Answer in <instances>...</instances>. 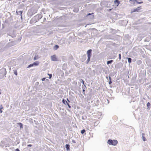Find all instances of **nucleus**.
<instances>
[{
    "mask_svg": "<svg viewBox=\"0 0 151 151\" xmlns=\"http://www.w3.org/2000/svg\"><path fill=\"white\" fill-rule=\"evenodd\" d=\"M82 119L83 120H85V119L84 118L83 116L82 118Z\"/></svg>",
    "mask_w": 151,
    "mask_h": 151,
    "instance_id": "680f3d73",
    "label": "nucleus"
},
{
    "mask_svg": "<svg viewBox=\"0 0 151 151\" xmlns=\"http://www.w3.org/2000/svg\"><path fill=\"white\" fill-rule=\"evenodd\" d=\"M111 32L113 34H116L117 33L118 31H119V30L118 29L117 30H116L113 29H111Z\"/></svg>",
    "mask_w": 151,
    "mask_h": 151,
    "instance_id": "a211bd4d",
    "label": "nucleus"
},
{
    "mask_svg": "<svg viewBox=\"0 0 151 151\" xmlns=\"http://www.w3.org/2000/svg\"><path fill=\"white\" fill-rule=\"evenodd\" d=\"M120 4V1L119 0H114V5L116 7H118Z\"/></svg>",
    "mask_w": 151,
    "mask_h": 151,
    "instance_id": "4468645a",
    "label": "nucleus"
},
{
    "mask_svg": "<svg viewBox=\"0 0 151 151\" xmlns=\"http://www.w3.org/2000/svg\"><path fill=\"white\" fill-rule=\"evenodd\" d=\"M34 65L33 63H31L27 67V68H29L33 66Z\"/></svg>",
    "mask_w": 151,
    "mask_h": 151,
    "instance_id": "c9c22d12",
    "label": "nucleus"
},
{
    "mask_svg": "<svg viewBox=\"0 0 151 151\" xmlns=\"http://www.w3.org/2000/svg\"><path fill=\"white\" fill-rule=\"evenodd\" d=\"M114 62V60H108L106 62V64L109 65V64H111Z\"/></svg>",
    "mask_w": 151,
    "mask_h": 151,
    "instance_id": "4be33fe9",
    "label": "nucleus"
},
{
    "mask_svg": "<svg viewBox=\"0 0 151 151\" xmlns=\"http://www.w3.org/2000/svg\"><path fill=\"white\" fill-rule=\"evenodd\" d=\"M17 124L19 127L20 129H21L23 128V124L22 123H17Z\"/></svg>",
    "mask_w": 151,
    "mask_h": 151,
    "instance_id": "412c9836",
    "label": "nucleus"
},
{
    "mask_svg": "<svg viewBox=\"0 0 151 151\" xmlns=\"http://www.w3.org/2000/svg\"><path fill=\"white\" fill-rule=\"evenodd\" d=\"M74 65L75 66L77 67H79L80 65V64L79 63H77L76 62H75L74 63Z\"/></svg>",
    "mask_w": 151,
    "mask_h": 151,
    "instance_id": "72a5a7b5",
    "label": "nucleus"
},
{
    "mask_svg": "<svg viewBox=\"0 0 151 151\" xmlns=\"http://www.w3.org/2000/svg\"><path fill=\"white\" fill-rule=\"evenodd\" d=\"M59 47V46L57 45H55L53 47V50H57Z\"/></svg>",
    "mask_w": 151,
    "mask_h": 151,
    "instance_id": "b1692460",
    "label": "nucleus"
},
{
    "mask_svg": "<svg viewBox=\"0 0 151 151\" xmlns=\"http://www.w3.org/2000/svg\"><path fill=\"white\" fill-rule=\"evenodd\" d=\"M86 17L90 19H93L94 17V13H88L86 15Z\"/></svg>",
    "mask_w": 151,
    "mask_h": 151,
    "instance_id": "9d476101",
    "label": "nucleus"
},
{
    "mask_svg": "<svg viewBox=\"0 0 151 151\" xmlns=\"http://www.w3.org/2000/svg\"><path fill=\"white\" fill-rule=\"evenodd\" d=\"M23 11L18 10H16V12L17 14V15H20V16L22 15V14L23 13Z\"/></svg>",
    "mask_w": 151,
    "mask_h": 151,
    "instance_id": "dca6fc26",
    "label": "nucleus"
},
{
    "mask_svg": "<svg viewBox=\"0 0 151 151\" xmlns=\"http://www.w3.org/2000/svg\"><path fill=\"white\" fill-rule=\"evenodd\" d=\"M39 57L37 55H36L35 56V57L33 58V60H36L39 59Z\"/></svg>",
    "mask_w": 151,
    "mask_h": 151,
    "instance_id": "7c9ffc66",
    "label": "nucleus"
},
{
    "mask_svg": "<svg viewBox=\"0 0 151 151\" xmlns=\"http://www.w3.org/2000/svg\"><path fill=\"white\" fill-rule=\"evenodd\" d=\"M79 81H80V82L82 83L83 84V85H85V84H84L85 81L82 79H79Z\"/></svg>",
    "mask_w": 151,
    "mask_h": 151,
    "instance_id": "473e14b6",
    "label": "nucleus"
},
{
    "mask_svg": "<svg viewBox=\"0 0 151 151\" xmlns=\"http://www.w3.org/2000/svg\"><path fill=\"white\" fill-rule=\"evenodd\" d=\"M7 37L9 36L12 38H14L16 37L17 34L16 31L13 30L12 32L7 33Z\"/></svg>",
    "mask_w": 151,
    "mask_h": 151,
    "instance_id": "423d86ee",
    "label": "nucleus"
},
{
    "mask_svg": "<svg viewBox=\"0 0 151 151\" xmlns=\"http://www.w3.org/2000/svg\"><path fill=\"white\" fill-rule=\"evenodd\" d=\"M137 0H129V2L132 4L135 5Z\"/></svg>",
    "mask_w": 151,
    "mask_h": 151,
    "instance_id": "6ab92c4d",
    "label": "nucleus"
},
{
    "mask_svg": "<svg viewBox=\"0 0 151 151\" xmlns=\"http://www.w3.org/2000/svg\"><path fill=\"white\" fill-rule=\"evenodd\" d=\"M2 27L3 28H4V25L3 24H2Z\"/></svg>",
    "mask_w": 151,
    "mask_h": 151,
    "instance_id": "774afa93",
    "label": "nucleus"
},
{
    "mask_svg": "<svg viewBox=\"0 0 151 151\" xmlns=\"http://www.w3.org/2000/svg\"><path fill=\"white\" fill-rule=\"evenodd\" d=\"M92 89L89 88V92H92Z\"/></svg>",
    "mask_w": 151,
    "mask_h": 151,
    "instance_id": "e2e57ef3",
    "label": "nucleus"
},
{
    "mask_svg": "<svg viewBox=\"0 0 151 151\" xmlns=\"http://www.w3.org/2000/svg\"><path fill=\"white\" fill-rule=\"evenodd\" d=\"M6 73L7 72L5 68H3L0 70V74L3 75H6Z\"/></svg>",
    "mask_w": 151,
    "mask_h": 151,
    "instance_id": "9b49d317",
    "label": "nucleus"
},
{
    "mask_svg": "<svg viewBox=\"0 0 151 151\" xmlns=\"http://www.w3.org/2000/svg\"><path fill=\"white\" fill-rule=\"evenodd\" d=\"M20 19H21V21H22L23 20V17L22 15L20 16Z\"/></svg>",
    "mask_w": 151,
    "mask_h": 151,
    "instance_id": "864d4df0",
    "label": "nucleus"
},
{
    "mask_svg": "<svg viewBox=\"0 0 151 151\" xmlns=\"http://www.w3.org/2000/svg\"><path fill=\"white\" fill-rule=\"evenodd\" d=\"M86 130L84 129H83L81 131V133L82 134H83L85 132H86Z\"/></svg>",
    "mask_w": 151,
    "mask_h": 151,
    "instance_id": "4c0bfd02",
    "label": "nucleus"
},
{
    "mask_svg": "<svg viewBox=\"0 0 151 151\" xmlns=\"http://www.w3.org/2000/svg\"><path fill=\"white\" fill-rule=\"evenodd\" d=\"M142 63V61L140 60H138L137 61V63L138 65H140Z\"/></svg>",
    "mask_w": 151,
    "mask_h": 151,
    "instance_id": "2f4dec72",
    "label": "nucleus"
},
{
    "mask_svg": "<svg viewBox=\"0 0 151 151\" xmlns=\"http://www.w3.org/2000/svg\"><path fill=\"white\" fill-rule=\"evenodd\" d=\"M81 96H80V97H81V98H84V96L82 95V94H81Z\"/></svg>",
    "mask_w": 151,
    "mask_h": 151,
    "instance_id": "4d7b16f0",
    "label": "nucleus"
},
{
    "mask_svg": "<svg viewBox=\"0 0 151 151\" xmlns=\"http://www.w3.org/2000/svg\"><path fill=\"white\" fill-rule=\"evenodd\" d=\"M107 143L110 145L115 146L118 143V141L116 139L112 140L109 139L108 140Z\"/></svg>",
    "mask_w": 151,
    "mask_h": 151,
    "instance_id": "39448f33",
    "label": "nucleus"
},
{
    "mask_svg": "<svg viewBox=\"0 0 151 151\" xmlns=\"http://www.w3.org/2000/svg\"><path fill=\"white\" fill-rule=\"evenodd\" d=\"M78 85L79 86H81V82H80L78 83Z\"/></svg>",
    "mask_w": 151,
    "mask_h": 151,
    "instance_id": "0e129e2a",
    "label": "nucleus"
},
{
    "mask_svg": "<svg viewBox=\"0 0 151 151\" xmlns=\"http://www.w3.org/2000/svg\"><path fill=\"white\" fill-rule=\"evenodd\" d=\"M148 73H149V74L151 75V68L149 69L148 71Z\"/></svg>",
    "mask_w": 151,
    "mask_h": 151,
    "instance_id": "ea45409f",
    "label": "nucleus"
},
{
    "mask_svg": "<svg viewBox=\"0 0 151 151\" xmlns=\"http://www.w3.org/2000/svg\"><path fill=\"white\" fill-rule=\"evenodd\" d=\"M119 60H120L121 59V54H119Z\"/></svg>",
    "mask_w": 151,
    "mask_h": 151,
    "instance_id": "49530a36",
    "label": "nucleus"
},
{
    "mask_svg": "<svg viewBox=\"0 0 151 151\" xmlns=\"http://www.w3.org/2000/svg\"><path fill=\"white\" fill-rule=\"evenodd\" d=\"M24 5L21 2H19L18 9H23L24 8Z\"/></svg>",
    "mask_w": 151,
    "mask_h": 151,
    "instance_id": "ddd939ff",
    "label": "nucleus"
},
{
    "mask_svg": "<svg viewBox=\"0 0 151 151\" xmlns=\"http://www.w3.org/2000/svg\"><path fill=\"white\" fill-rule=\"evenodd\" d=\"M38 11L37 9L35 7H32L29 9L27 12V16L29 18L31 17L33 15L36 13Z\"/></svg>",
    "mask_w": 151,
    "mask_h": 151,
    "instance_id": "f03ea898",
    "label": "nucleus"
},
{
    "mask_svg": "<svg viewBox=\"0 0 151 151\" xmlns=\"http://www.w3.org/2000/svg\"><path fill=\"white\" fill-rule=\"evenodd\" d=\"M51 60L52 61H58V59L57 58L56 55L55 54L51 56Z\"/></svg>",
    "mask_w": 151,
    "mask_h": 151,
    "instance_id": "f8f14e48",
    "label": "nucleus"
},
{
    "mask_svg": "<svg viewBox=\"0 0 151 151\" xmlns=\"http://www.w3.org/2000/svg\"><path fill=\"white\" fill-rule=\"evenodd\" d=\"M61 76H62L63 77L64 76V73L63 72H61Z\"/></svg>",
    "mask_w": 151,
    "mask_h": 151,
    "instance_id": "a18cd8bd",
    "label": "nucleus"
},
{
    "mask_svg": "<svg viewBox=\"0 0 151 151\" xmlns=\"http://www.w3.org/2000/svg\"><path fill=\"white\" fill-rule=\"evenodd\" d=\"M4 108L2 106V104L0 105V114L1 113L3 112V111L2 110V109H3Z\"/></svg>",
    "mask_w": 151,
    "mask_h": 151,
    "instance_id": "c85d7f7f",
    "label": "nucleus"
},
{
    "mask_svg": "<svg viewBox=\"0 0 151 151\" xmlns=\"http://www.w3.org/2000/svg\"><path fill=\"white\" fill-rule=\"evenodd\" d=\"M15 151H20V150L18 148H17L15 149Z\"/></svg>",
    "mask_w": 151,
    "mask_h": 151,
    "instance_id": "bf43d9fd",
    "label": "nucleus"
},
{
    "mask_svg": "<svg viewBox=\"0 0 151 151\" xmlns=\"http://www.w3.org/2000/svg\"><path fill=\"white\" fill-rule=\"evenodd\" d=\"M144 135H145V134L144 133H142V140H143V141H144L145 142L147 140V139H146L145 137L144 136Z\"/></svg>",
    "mask_w": 151,
    "mask_h": 151,
    "instance_id": "cd10ccee",
    "label": "nucleus"
},
{
    "mask_svg": "<svg viewBox=\"0 0 151 151\" xmlns=\"http://www.w3.org/2000/svg\"><path fill=\"white\" fill-rule=\"evenodd\" d=\"M26 0H22V1L23 2H25L26 1Z\"/></svg>",
    "mask_w": 151,
    "mask_h": 151,
    "instance_id": "338daca9",
    "label": "nucleus"
},
{
    "mask_svg": "<svg viewBox=\"0 0 151 151\" xmlns=\"http://www.w3.org/2000/svg\"><path fill=\"white\" fill-rule=\"evenodd\" d=\"M126 59H127L128 63L130 64L132 63V59L129 57H127Z\"/></svg>",
    "mask_w": 151,
    "mask_h": 151,
    "instance_id": "393cba45",
    "label": "nucleus"
},
{
    "mask_svg": "<svg viewBox=\"0 0 151 151\" xmlns=\"http://www.w3.org/2000/svg\"><path fill=\"white\" fill-rule=\"evenodd\" d=\"M141 9V6H138L137 8H134L131 10V13L135 12H139V11L140 9Z\"/></svg>",
    "mask_w": 151,
    "mask_h": 151,
    "instance_id": "0eeeda50",
    "label": "nucleus"
},
{
    "mask_svg": "<svg viewBox=\"0 0 151 151\" xmlns=\"http://www.w3.org/2000/svg\"><path fill=\"white\" fill-rule=\"evenodd\" d=\"M33 65L35 66H38L39 64V61H36L33 63Z\"/></svg>",
    "mask_w": 151,
    "mask_h": 151,
    "instance_id": "5701e85b",
    "label": "nucleus"
},
{
    "mask_svg": "<svg viewBox=\"0 0 151 151\" xmlns=\"http://www.w3.org/2000/svg\"><path fill=\"white\" fill-rule=\"evenodd\" d=\"M46 79V78H43L41 79V80L42 81H44Z\"/></svg>",
    "mask_w": 151,
    "mask_h": 151,
    "instance_id": "603ef678",
    "label": "nucleus"
},
{
    "mask_svg": "<svg viewBox=\"0 0 151 151\" xmlns=\"http://www.w3.org/2000/svg\"><path fill=\"white\" fill-rule=\"evenodd\" d=\"M8 38L9 39V41H10V42L8 43L6 45L7 47H11L16 45L18 43V42L17 41H13L11 40V39H10L9 37Z\"/></svg>",
    "mask_w": 151,
    "mask_h": 151,
    "instance_id": "20e7f679",
    "label": "nucleus"
},
{
    "mask_svg": "<svg viewBox=\"0 0 151 151\" xmlns=\"http://www.w3.org/2000/svg\"><path fill=\"white\" fill-rule=\"evenodd\" d=\"M69 59L70 60H72L73 59V56L71 55H70L69 57Z\"/></svg>",
    "mask_w": 151,
    "mask_h": 151,
    "instance_id": "a19ab883",
    "label": "nucleus"
},
{
    "mask_svg": "<svg viewBox=\"0 0 151 151\" xmlns=\"http://www.w3.org/2000/svg\"><path fill=\"white\" fill-rule=\"evenodd\" d=\"M32 146H33V145L30 144L28 145H27V147H32Z\"/></svg>",
    "mask_w": 151,
    "mask_h": 151,
    "instance_id": "3c124183",
    "label": "nucleus"
},
{
    "mask_svg": "<svg viewBox=\"0 0 151 151\" xmlns=\"http://www.w3.org/2000/svg\"><path fill=\"white\" fill-rule=\"evenodd\" d=\"M72 142L75 143H76V141L74 139H72Z\"/></svg>",
    "mask_w": 151,
    "mask_h": 151,
    "instance_id": "5fc2aeb1",
    "label": "nucleus"
},
{
    "mask_svg": "<svg viewBox=\"0 0 151 151\" xmlns=\"http://www.w3.org/2000/svg\"><path fill=\"white\" fill-rule=\"evenodd\" d=\"M67 101V102L68 103H70V100L68 99V98H67L66 99V100Z\"/></svg>",
    "mask_w": 151,
    "mask_h": 151,
    "instance_id": "8fccbe9b",
    "label": "nucleus"
},
{
    "mask_svg": "<svg viewBox=\"0 0 151 151\" xmlns=\"http://www.w3.org/2000/svg\"><path fill=\"white\" fill-rule=\"evenodd\" d=\"M4 22L5 23H8V21L7 20H6L4 21Z\"/></svg>",
    "mask_w": 151,
    "mask_h": 151,
    "instance_id": "13d9d810",
    "label": "nucleus"
},
{
    "mask_svg": "<svg viewBox=\"0 0 151 151\" xmlns=\"http://www.w3.org/2000/svg\"><path fill=\"white\" fill-rule=\"evenodd\" d=\"M103 71L105 73V74H107L109 73L108 72V70L107 69H104L103 70Z\"/></svg>",
    "mask_w": 151,
    "mask_h": 151,
    "instance_id": "c756f323",
    "label": "nucleus"
},
{
    "mask_svg": "<svg viewBox=\"0 0 151 151\" xmlns=\"http://www.w3.org/2000/svg\"><path fill=\"white\" fill-rule=\"evenodd\" d=\"M136 77H137V75L136 73L135 75H134L132 78V81L133 82H135L136 81Z\"/></svg>",
    "mask_w": 151,
    "mask_h": 151,
    "instance_id": "aec40b11",
    "label": "nucleus"
},
{
    "mask_svg": "<svg viewBox=\"0 0 151 151\" xmlns=\"http://www.w3.org/2000/svg\"><path fill=\"white\" fill-rule=\"evenodd\" d=\"M92 50L91 49L88 50L87 51L86 54L87 55L88 58L86 62V63L87 64H88L90 61L91 58L92 56Z\"/></svg>",
    "mask_w": 151,
    "mask_h": 151,
    "instance_id": "7ed1b4c3",
    "label": "nucleus"
},
{
    "mask_svg": "<svg viewBox=\"0 0 151 151\" xmlns=\"http://www.w3.org/2000/svg\"><path fill=\"white\" fill-rule=\"evenodd\" d=\"M146 105H147V109H150V106L151 105L150 103L149 102H148L147 104Z\"/></svg>",
    "mask_w": 151,
    "mask_h": 151,
    "instance_id": "bb28decb",
    "label": "nucleus"
},
{
    "mask_svg": "<svg viewBox=\"0 0 151 151\" xmlns=\"http://www.w3.org/2000/svg\"><path fill=\"white\" fill-rule=\"evenodd\" d=\"M4 77H6V75H3L0 74V78L2 79Z\"/></svg>",
    "mask_w": 151,
    "mask_h": 151,
    "instance_id": "e433bc0d",
    "label": "nucleus"
},
{
    "mask_svg": "<svg viewBox=\"0 0 151 151\" xmlns=\"http://www.w3.org/2000/svg\"><path fill=\"white\" fill-rule=\"evenodd\" d=\"M62 102L65 105H67L69 108H71L70 105L67 102V100L65 99H63L62 100Z\"/></svg>",
    "mask_w": 151,
    "mask_h": 151,
    "instance_id": "1a4fd4ad",
    "label": "nucleus"
},
{
    "mask_svg": "<svg viewBox=\"0 0 151 151\" xmlns=\"http://www.w3.org/2000/svg\"><path fill=\"white\" fill-rule=\"evenodd\" d=\"M85 89H82V93L84 95H85Z\"/></svg>",
    "mask_w": 151,
    "mask_h": 151,
    "instance_id": "c03bdc74",
    "label": "nucleus"
},
{
    "mask_svg": "<svg viewBox=\"0 0 151 151\" xmlns=\"http://www.w3.org/2000/svg\"><path fill=\"white\" fill-rule=\"evenodd\" d=\"M14 74L16 76H17L18 73H17V70H14Z\"/></svg>",
    "mask_w": 151,
    "mask_h": 151,
    "instance_id": "f704fd0d",
    "label": "nucleus"
},
{
    "mask_svg": "<svg viewBox=\"0 0 151 151\" xmlns=\"http://www.w3.org/2000/svg\"><path fill=\"white\" fill-rule=\"evenodd\" d=\"M65 147L67 151H69L70 150V146L69 144H66L65 145Z\"/></svg>",
    "mask_w": 151,
    "mask_h": 151,
    "instance_id": "f3484780",
    "label": "nucleus"
},
{
    "mask_svg": "<svg viewBox=\"0 0 151 151\" xmlns=\"http://www.w3.org/2000/svg\"><path fill=\"white\" fill-rule=\"evenodd\" d=\"M112 8H111V9H109L108 10V11L109 12H110V11H111L112 9Z\"/></svg>",
    "mask_w": 151,
    "mask_h": 151,
    "instance_id": "052dcab7",
    "label": "nucleus"
},
{
    "mask_svg": "<svg viewBox=\"0 0 151 151\" xmlns=\"http://www.w3.org/2000/svg\"><path fill=\"white\" fill-rule=\"evenodd\" d=\"M47 75L49 76V79H50L52 77V74H51L48 73Z\"/></svg>",
    "mask_w": 151,
    "mask_h": 151,
    "instance_id": "58836bf2",
    "label": "nucleus"
},
{
    "mask_svg": "<svg viewBox=\"0 0 151 151\" xmlns=\"http://www.w3.org/2000/svg\"><path fill=\"white\" fill-rule=\"evenodd\" d=\"M105 38L108 39H111L114 41L116 39L112 37L110 35H107L105 36Z\"/></svg>",
    "mask_w": 151,
    "mask_h": 151,
    "instance_id": "2eb2a0df",
    "label": "nucleus"
},
{
    "mask_svg": "<svg viewBox=\"0 0 151 151\" xmlns=\"http://www.w3.org/2000/svg\"><path fill=\"white\" fill-rule=\"evenodd\" d=\"M39 84V82H36L35 83V86H37Z\"/></svg>",
    "mask_w": 151,
    "mask_h": 151,
    "instance_id": "09e8293b",
    "label": "nucleus"
},
{
    "mask_svg": "<svg viewBox=\"0 0 151 151\" xmlns=\"http://www.w3.org/2000/svg\"><path fill=\"white\" fill-rule=\"evenodd\" d=\"M108 77H109V85H111L112 83V82L111 81V78L110 76H109Z\"/></svg>",
    "mask_w": 151,
    "mask_h": 151,
    "instance_id": "a878e982",
    "label": "nucleus"
},
{
    "mask_svg": "<svg viewBox=\"0 0 151 151\" xmlns=\"http://www.w3.org/2000/svg\"><path fill=\"white\" fill-rule=\"evenodd\" d=\"M143 3V2L142 1L140 2H139L137 0V2L136 3L137 4H141Z\"/></svg>",
    "mask_w": 151,
    "mask_h": 151,
    "instance_id": "79ce46f5",
    "label": "nucleus"
},
{
    "mask_svg": "<svg viewBox=\"0 0 151 151\" xmlns=\"http://www.w3.org/2000/svg\"><path fill=\"white\" fill-rule=\"evenodd\" d=\"M123 65V64L122 63L120 62L116 64L115 65V68L117 69H120L122 68Z\"/></svg>",
    "mask_w": 151,
    "mask_h": 151,
    "instance_id": "6e6552de",
    "label": "nucleus"
},
{
    "mask_svg": "<svg viewBox=\"0 0 151 151\" xmlns=\"http://www.w3.org/2000/svg\"><path fill=\"white\" fill-rule=\"evenodd\" d=\"M42 17V14H38L32 18L30 22L31 23H35L38 21Z\"/></svg>",
    "mask_w": 151,
    "mask_h": 151,
    "instance_id": "f257e3e1",
    "label": "nucleus"
},
{
    "mask_svg": "<svg viewBox=\"0 0 151 151\" xmlns=\"http://www.w3.org/2000/svg\"><path fill=\"white\" fill-rule=\"evenodd\" d=\"M86 87V86L85 85H83L82 86V89H85V88Z\"/></svg>",
    "mask_w": 151,
    "mask_h": 151,
    "instance_id": "37998d69",
    "label": "nucleus"
},
{
    "mask_svg": "<svg viewBox=\"0 0 151 151\" xmlns=\"http://www.w3.org/2000/svg\"><path fill=\"white\" fill-rule=\"evenodd\" d=\"M116 57V56H114L113 58H112V59H114Z\"/></svg>",
    "mask_w": 151,
    "mask_h": 151,
    "instance_id": "69168bd1",
    "label": "nucleus"
},
{
    "mask_svg": "<svg viewBox=\"0 0 151 151\" xmlns=\"http://www.w3.org/2000/svg\"><path fill=\"white\" fill-rule=\"evenodd\" d=\"M21 40V37H20V38H19L17 40V42H18V43L19 42H20Z\"/></svg>",
    "mask_w": 151,
    "mask_h": 151,
    "instance_id": "de8ad7c7",
    "label": "nucleus"
},
{
    "mask_svg": "<svg viewBox=\"0 0 151 151\" xmlns=\"http://www.w3.org/2000/svg\"><path fill=\"white\" fill-rule=\"evenodd\" d=\"M46 18H45L44 17L43 19V22H46Z\"/></svg>",
    "mask_w": 151,
    "mask_h": 151,
    "instance_id": "6e6d98bb",
    "label": "nucleus"
}]
</instances>
